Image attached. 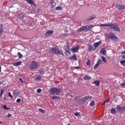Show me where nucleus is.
<instances>
[{"label": "nucleus", "instance_id": "nucleus-4", "mask_svg": "<svg viewBox=\"0 0 125 125\" xmlns=\"http://www.w3.org/2000/svg\"><path fill=\"white\" fill-rule=\"evenodd\" d=\"M107 38L109 40H113V42H117L118 41V37L113 32H110L107 35Z\"/></svg>", "mask_w": 125, "mask_h": 125}, {"label": "nucleus", "instance_id": "nucleus-3", "mask_svg": "<svg viewBox=\"0 0 125 125\" xmlns=\"http://www.w3.org/2000/svg\"><path fill=\"white\" fill-rule=\"evenodd\" d=\"M49 92L52 94V95L55 94L56 95H59L60 94V93L61 92V89L60 88H51L49 91Z\"/></svg>", "mask_w": 125, "mask_h": 125}, {"label": "nucleus", "instance_id": "nucleus-55", "mask_svg": "<svg viewBox=\"0 0 125 125\" xmlns=\"http://www.w3.org/2000/svg\"><path fill=\"white\" fill-rule=\"evenodd\" d=\"M70 97H71V98H73V97H74V96H73V95H70Z\"/></svg>", "mask_w": 125, "mask_h": 125}, {"label": "nucleus", "instance_id": "nucleus-49", "mask_svg": "<svg viewBox=\"0 0 125 125\" xmlns=\"http://www.w3.org/2000/svg\"><path fill=\"white\" fill-rule=\"evenodd\" d=\"M109 101H104V102L103 104V105H105V103H106V102H108Z\"/></svg>", "mask_w": 125, "mask_h": 125}, {"label": "nucleus", "instance_id": "nucleus-43", "mask_svg": "<svg viewBox=\"0 0 125 125\" xmlns=\"http://www.w3.org/2000/svg\"><path fill=\"white\" fill-rule=\"evenodd\" d=\"M101 62V59H98L97 63L100 64Z\"/></svg>", "mask_w": 125, "mask_h": 125}, {"label": "nucleus", "instance_id": "nucleus-33", "mask_svg": "<svg viewBox=\"0 0 125 125\" xmlns=\"http://www.w3.org/2000/svg\"><path fill=\"white\" fill-rule=\"evenodd\" d=\"M63 9L61 6H58L56 7V10H62Z\"/></svg>", "mask_w": 125, "mask_h": 125}, {"label": "nucleus", "instance_id": "nucleus-50", "mask_svg": "<svg viewBox=\"0 0 125 125\" xmlns=\"http://www.w3.org/2000/svg\"><path fill=\"white\" fill-rule=\"evenodd\" d=\"M121 54H125V50L122 51Z\"/></svg>", "mask_w": 125, "mask_h": 125}, {"label": "nucleus", "instance_id": "nucleus-18", "mask_svg": "<svg viewBox=\"0 0 125 125\" xmlns=\"http://www.w3.org/2000/svg\"><path fill=\"white\" fill-rule=\"evenodd\" d=\"M2 33H3V28L2 27V25L0 24V36H1L2 35Z\"/></svg>", "mask_w": 125, "mask_h": 125}, {"label": "nucleus", "instance_id": "nucleus-8", "mask_svg": "<svg viewBox=\"0 0 125 125\" xmlns=\"http://www.w3.org/2000/svg\"><path fill=\"white\" fill-rule=\"evenodd\" d=\"M53 33H54L53 30H49L47 31L45 33V37H48L49 36H51V35H52Z\"/></svg>", "mask_w": 125, "mask_h": 125}, {"label": "nucleus", "instance_id": "nucleus-21", "mask_svg": "<svg viewBox=\"0 0 125 125\" xmlns=\"http://www.w3.org/2000/svg\"><path fill=\"white\" fill-rule=\"evenodd\" d=\"M83 79L85 81H86L87 80H90V79H91V77H90L88 75H85L83 77Z\"/></svg>", "mask_w": 125, "mask_h": 125}, {"label": "nucleus", "instance_id": "nucleus-26", "mask_svg": "<svg viewBox=\"0 0 125 125\" xmlns=\"http://www.w3.org/2000/svg\"><path fill=\"white\" fill-rule=\"evenodd\" d=\"M101 58H102V61H103L104 62V63H107L106 59L105 58V57L104 56H102Z\"/></svg>", "mask_w": 125, "mask_h": 125}, {"label": "nucleus", "instance_id": "nucleus-36", "mask_svg": "<svg viewBox=\"0 0 125 125\" xmlns=\"http://www.w3.org/2000/svg\"><path fill=\"white\" fill-rule=\"evenodd\" d=\"M3 109H4V110H9V108L7 107V106L6 105H4L3 106Z\"/></svg>", "mask_w": 125, "mask_h": 125}, {"label": "nucleus", "instance_id": "nucleus-25", "mask_svg": "<svg viewBox=\"0 0 125 125\" xmlns=\"http://www.w3.org/2000/svg\"><path fill=\"white\" fill-rule=\"evenodd\" d=\"M120 63L121 65H123V67H125V60L121 61Z\"/></svg>", "mask_w": 125, "mask_h": 125}, {"label": "nucleus", "instance_id": "nucleus-16", "mask_svg": "<svg viewBox=\"0 0 125 125\" xmlns=\"http://www.w3.org/2000/svg\"><path fill=\"white\" fill-rule=\"evenodd\" d=\"M101 54H103V55H106V50L104 48H101L100 51Z\"/></svg>", "mask_w": 125, "mask_h": 125}, {"label": "nucleus", "instance_id": "nucleus-54", "mask_svg": "<svg viewBox=\"0 0 125 125\" xmlns=\"http://www.w3.org/2000/svg\"><path fill=\"white\" fill-rule=\"evenodd\" d=\"M1 72V66L0 65V73Z\"/></svg>", "mask_w": 125, "mask_h": 125}, {"label": "nucleus", "instance_id": "nucleus-39", "mask_svg": "<svg viewBox=\"0 0 125 125\" xmlns=\"http://www.w3.org/2000/svg\"><path fill=\"white\" fill-rule=\"evenodd\" d=\"M39 72L40 73H41L42 75H43V74H44V71L43 70H42V69H40Z\"/></svg>", "mask_w": 125, "mask_h": 125}, {"label": "nucleus", "instance_id": "nucleus-12", "mask_svg": "<svg viewBox=\"0 0 125 125\" xmlns=\"http://www.w3.org/2000/svg\"><path fill=\"white\" fill-rule=\"evenodd\" d=\"M27 2L29 3V4H31V5H33L34 6H36V3L33 0H25Z\"/></svg>", "mask_w": 125, "mask_h": 125}, {"label": "nucleus", "instance_id": "nucleus-23", "mask_svg": "<svg viewBox=\"0 0 125 125\" xmlns=\"http://www.w3.org/2000/svg\"><path fill=\"white\" fill-rule=\"evenodd\" d=\"M50 4L51 8H53L54 7V0H50Z\"/></svg>", "mask_w": 125, "mask_h": 125}, {"label": "nucleus", "instance_id": "nucleus-35", "mask_svg": "<svg viewBox=\"0 0 125 125\" xmlns=\"http://www.w3.org/2000/svg\"><path fill=\"white\" fill-rule=\"evenodd\" d=\"M65 54L67 56H68V55H70V54H71V52H70V51L69 50H66L65 51Z\"/></svg>", "mask_w": 125, "mask_h": 125}, {"label": "nucleus", "instance_id": "nucleus-30", "mask_svg": "<svg viewBox=\"0 0 125 125\" xmlns=\"http://www.w3.org/2000/svg\"><path fill=\"white\" fill-rule=\"evenodd\" d=\"M14 93L16 95H19V91H18V90H15L14 91Z\"/></svg>", "mask_w": 125, "mask_h": 125}, {"label": "nucleus", "instance_id": "nucleus-13", "mask_svg": "<svg viewBox=\"0 0 125 125\" xmlns=\"http://www.w3.org/2000/svg\"><path fill=\"white\" fill-rule=\"evenodd\" d=\"M79 31H84L85 32H87L88 31V29H87V26H82L79 29Z\"/></svg>", "mask_w": 125, "mask_h": 125}, {"label": "nucleus", "instance_id": "nucleus-34", "mask_svg": "<svg viewBox=\"0 0 125 125\" xmlns=\"http://www.w3.org/2000/svg\"><path fill=\"white\" fill-rule=\"evenodd\" d=\"M4 92V91L3 90V89L0 90V97H1L2 96V94H3Z\"/></svg>", "mask_w": 125, "mask_h": 125}, {"label": "nucleus", "instance_id": "nucleus-57", "mask_svg": "<svg viewBox=\"0 0 125 125\" xmlns=\"http://www.w3.org/2000/svg\"><path fill=\"white\" fill-rule=\"evenodd\" d=\"M75 100H77V97L75 98Z\"/></svg>", "mask_w": 125, "mask_h": 125}, {"label": "nucleus", "instance_id": "nucleus-7", "mask_svg": "<svg viewBox=\"0 0 125 125\" xmlns=\"http://www.w3.org/2000/svg\"><path fill=\"white\" fill-rule=\"evenodd\" d=\"M80 49V45H78L76 47H73L72 49H71V51H72V52L73 53H75V52H77V51H78V50H79Z\"/></svg>", "mask_w": 125, "mask_h": 125}, {"label": "nucleus", "instance_id": "nucleus-52", "mask_svg": "<svg viewBox=\"0 0 125 125\" xmlns=\"http://www.w3.org/2000/svg\"><path fill=\"white\" fill-rule=\"evenodd\" d=\"M3 100H4V101H6V98H5V97H4L3 98Z\"/></svg>", "mask_w": 125, "mask_h": 125}, {"label": "nucleus", "instance_id": "nucleus-41", "mask_svg": "<svg viewBox=\"0 0 125 125\" xmlns=\"http://www.w3.org/2000/svg\"><path fill=\"white\" fill-rule=\"evenodd\" d=\"M37 92V93H41V92H42V89L41 88L38 89Z\"/></svg>", "mask_w": 125, "mask_h": 125}, {"label": "nucleus", "instance_id": "nucleus-19", "mask_svg": "<svg viewBox=\"0 0 125 125\" xmlns=\"http://www.w3.org/2000/svg\"><path fill=\"white\" fill-rule=\"evenodd\" d=\"M96 16L95 15H93L91 17H90L89 19L86 20V21H90L91 20H93L95 18Z\"/></svg>", "mask_w": 125, "mask_h": 125}, {"label": "nucleus", "instance_id": "nucleus-10", "mask_svg": "<svg viewBox=\"0 0 125 125\" xmlns=\"http://www.w3.org/2000/svg\"><path fill=\"white\" fill-rule=\"evenodd\" d=\"M117 8H118L119 10H124V9H125V5H117Z\"/></svg>", "mask_w": 125, "mask_h": 125}, {"label": "nucleus", "instance_id": "nucleus-24", "mask_svg": "<svg viewBox=\"0 0 125 125\" xmlns=\"http://www.w3.org/2000/svg\"><path fill=\"white\" fill-rule=\"evenodd\" d=\"M94 83L97 86H99V85H100V82H99V81H94Z\"/></svg>", "mask_w": 125, "mask_h": 125}, {"label": "nucleus", "instance_id": "nucleus-31", "mask_svg": "<svg viewBox=\"0 0 125 125\" xmlns=\"http://www.w3.org/2000/svg\"><path fill=\"white\" fill-rule=\"evenodd\" d=\"M39 111L41 112V113H45V110L42 109V108H39Z\"/></svg>", "mask_w": 125, "mask_h": 125}, {"label": "nucleus", "instance_id": "nucleus-48", "mask_svg": "<svg viewBox=\"0 0 125 125\" xmlns=\"http://www.w3.org/2000/svg\"><path fill=\"white\" fill-rule=\"evenodd\" d=\"M19 81H21V83H24V81H23V80H22L21 78H20Z\"/></svg>", "mask_w": 125, "mask_h": 125}, {"label": "nucleus", "instance_id": "nucleus-22", "mask_svg": "<svg viewBox=\"0 0 125 125\" xmlns=\"http://www.w3.org/2000/svg\"><path fill=\"white\" fill-rule=\"evenodd\" d=\"M111 114L115 115L116 114V113H117V111H116V108H111Z\"/></svg>", "mask_w": 125, "mask_h": 125}, {"label": "nucleus", "instance_id": "nucleus-47", "mask_svg": "<svg viewBox=\"0 0 125 125\" xmlns=\"http://www.w3.org/2000/svg\"><path fill=\"white\" fill-rule=\"evenodd\" d=\"M11 117V114L10 113H8L7 115V118H10Z\"/></svg>", "mask_w": 125, "mask_h": 125}, {"label": "nucleus", "instance_id": "nucleus-42", "mask_svg": "<svg viewBox=\"0 0 125 125\" xmlns=\"http://www.w3.org/2000/svg\"><path fill=\"white\" fill-rule=\"evenodd\" d=\"M41 79H42V77H41V76H38L36 78V80L37 81H39V80H41Z\"/></svg>", "mask_w": 125, "mask_h": 125}, {"label": "nucleus", "instance_id": "nucleus-32", "mask_svg": "<svg viewBox=\"0 0 125 125\" xmlns=\"http://www.w3.org/2000/svg\"><path fill=\"white\" fill-rule=\"evenodd\" d=\"M91 62L90 60H88V61L86 62V65L87 66H90L91 64Z\"/></svg>", "mask_w": 125, "mask_h": 125}, {"label": "nucleus", "instance_id": "nucleus-11", "mask_svg": "<svg viewBox=\"0 0 125 125\" xmlns=\"http://www.w3.org/2000/svg\"><path fill=\"white\" fill-rule=\"evenodd\" d=\"M101 43H102V42L101 41H99V42L94 43L93 44L94 47L96 49V48H97V47H98V46H99V45H100Z\"/></svg>", "mask_w": 125, "mask_h": 125}, {"label": "nucleus", "instance_id": "nucleus-2", "mask_svg": "<svg viewBox=\"0 0 125 125\" xmlns=\"http://www.w3.org/2000/svg\"><path fill=\"white\" fill-rule=\"evenodd\" d=\"M49 53L50 54H57L60 55H63V51L62 50H60L58 47L56 46L54 48H52L49 50Z\"/></svg>", "mask_w": 125, "mask_h": 125}, {"label": "nucleus", "instance_id": "nucleus-53", "mask_svg": "<svg viewBox=\"0 0 125 125\" xmlns=\"http://www.w3.org/2000/svg\"><path fill=\"white\" fill-rule=\"evenodd\" d=\"M75 69H80V66L75 67Z\"/></svg>", "mask_w": 125, "mask_h": 125}, {"label": "nucleus", "instance_id": "nucleus-45", "mask_svg": "<svg viewBox=\"0 0 125 125\" xmlns=\"http://www.w3.org/2000/svg\"><path fill=\"white\" fill-rule=\"evenodd\" d=\"M121 86H125V82H124L123 83H121L120 84Z\"/></svg>", "mask_w": 125, "mask_h": 125}, {"label": "nucleus", "instance_id": "nucleus-37", "mask_svg": "<svg viewBox=\"0 0 125 125\" xmlns=\"http://www.w3.org/2000/svg\"><path fill=\"white\" fill-rule=\"evenodd\" d=\"M8 94V96L11 98V99H13V96H12V95H11V93L9 92Z\"/></svg>", "mask_w": 125, "mask_h": 125}, {"label": "nucleus", "instance_id": "nucleus-5", "mask_svg": "<svg viewBox=\"0 0 125 125\" xmlns=\"http://www.w3.org/2000/svg\"><path fill=\"white\" fill-rule=\"evenodd\" d=\"M40 65H39L38 62L34 61L30 64V69H31V70H34L37 69V68Z\"/></svg>", "mask_w": 125, "mask_h": 125}, {"label": "nucleus", "instance_id": "nucleus-15", "mask_svg": "<svg viewBox=\"0 0 125 125\" xmlns=\"http://www.w3.org/2000/svg\"><path fill=\"white\" fill-rule=\"evenodd\" d=\"M70 60H72L74 61H77V55L75 54H73V56L69 58Z\"/></svg>", "mask_w": 125, "mask_h": 125}, {"label": "nucleus", "instance_id": "nucleus-58", "mask_svg": "<svg viewBox=\"0 0 125 125\" xmlns=\"http://www.w3.org/2000/svg\"><path fill=\"white\" fill-rule=\"evenodd\" d=\"M0 84H1V82H0Z\"/></svg>", "mask_w": 125, "mask_h": 125}, {"label": "nucleus", "instance_id": "nucleus-27", "mask_svg": "<svg viewBox=\"0 0 125 125\" xmlns=\"http://www.w3.org/2000/svg\"><path fill=\"white\" fill-rule=\"evenodd\" d=\"M93 27V25H90L89 26H87V29H88V31H89V30H90V29H92Z\"/></svg>", "mask_w": 125, "mask_h": 125}, {"label": "nucleus", "instance_id": "nucleus-1", "mask_svg": "<svg viewBox=\"0 0 125 125\" xmlns=\"http://www.w3.org/2000/svg\"><path fill=\"white\" fill-rule=\"evenodd\" d=\"M101 26L102 27H103L104 26L105 27H109L110 29H111V30H114L116 32H120V27H119V26L114 23L101 24Z\"/></svg>", "mask_w": 125, "mask_h": 125}, {"label": "nucleus", "instance_id": "nucleus-40", "mask_svg": "<svg viewBox=\"0 0 125 125\" xmlns=\"http://www.w3.org/2000/svg\"><path fill=\"white\" fill-rule=\"evenodd\" d=\"M80 114H81V113H80V112H76V113H74V115L76 117H79V116H80Z\"/></svg>", "mask_w": 125, "mask_h": 125}, {"label": "nucleus", "instance_id": "nucleus-51", "mask_svg": "<svg viewBox=\"0 0 125 125\" xmlns=\"http://www.w3.org/2000/svg\"><path fill=\"white\" fill-rule=\"evenodd\" d=\"M122 59H125V55H123V56H122Z\"/></svg>", "mask_w": 125, "mask_h": 125}, {"label": "nucleus", "instance_id": "nucleus-56", "mask_svg": "<svg viewBox=\"0 0 125 125\" xmlns=\"http://www.w3.org/2000/svg\"><path fill=\"white\" fill-rule=\"evenodd\" d=\"M0 124H2V123L1 122H0Z\"/></svg>", "mask_w": 125, "mask_h": 125}, {"label": "nucleus", "instance_id": "nucleus-20", "mask_svg": "<svg viewBox=\"0 0 125 125\" xmlns=\"http://www.w3.org/2000/svg\"><path fill=\"white\" fill-rule=\"evenodd\" d=\"M18 17L20 19H23V18L25 17V16H24V14H23V13H21L18 15Z\"/></svg>", "mask_w": 125, "mask_h": 125}, {"label": "nucleus", "instance_id": "nucleus-6", "mask_svg": "<svg viewBox=\"0 0 125 125\" xmlns=\"http://www.w3.org/2000/svg\"><path fill=\"white\" fill-rule=\"evenodd\" d=\"M121 105H118L116 107V109L117 112H122V113H124L125 111V106L120 107Z\"/></svg>", "mask_w": 125, "mask_h": 125}, {"label": "nucleus", "instance_id": "nucleus-38", "mask_svg": "<svg viewBox=\"0 0 125 125\" xmlns=\"http://www.w3.org/2000/svg\"><path fill=\"white\" fill-rule=\"evenodd\" d=\"M94 104H95V102H94V101H92L90 103V106H94Z\"/></svg>", "mask_w": 125, "mask_h": 125}, {"label": "nucleus", "instance_id": "nucleus-17", "mask_svg": "<svg viewBox=\"0 0 125 125\" xmlns=\"http://www.w3.org/2000/svg\"><path fill=\"white\" fill-rule=\"evenodd\" d=\"M21 64H22V62H14L13 63V66H20Z\"/></svg>", "mask_w": 125, "mask_h": 125}, {"label": "nucleus", "instance_id": "nucleus-46", "mask_svg": "<svg viewBox=\"0 0 125 125\" xmlns=\"http://www.w3.org/2000/svg\"><path fill=\"white\" fill-rule=\"evenodd\" d=\"M57 97H56V96H53V97H52V99H53V100H54V99H57Z\"/></svg>", "mask_w": 125, "mask_h": 125}, {"label": "nucleus", "instance_id": "nucleus-29", "mask_svg": "<svg viewBox=\"0 0 125 125\" xmlns=\"http://www.w3.org/2000/svg\"><path fill=\"white\" fill-rule=\"evenodd\" d=\"M99 67V63H96L94 66V69L95 70L96 69H97Z\"/></svg>", "mask_w": 125, "mask_h": 125}, {"label": "nucleus", "instance_id": "nucleus-14", "mask_svg": "<svg viewBox=\"0 0 125 125\" xmlns=\"http://www.w3.org/2000/svg\"><path fill=\"white\" fill-rule=\"evenodd\" d=\"M87 51H91L92 50H96V48L94 47V46L89 45L87 48Z\"/></svg>", "mask_w": 125, "mask_h": 125}, {"label": "nucleus", "instance_id": "nucleus-28", "mask_svg": "<svg viewBox=\"0 0 125 125\" xmlns=\"http://www.w3.org/2000/svg\"><path fill=\"white\" fill-rule=\"evenodd\" d=\"M18 56H19V58H22L23 57V55L20 52L18 53Z\"/></svg>", "mask_w": 125, "mask_h": 125}, {"label": "nucleus", "instance_id": "nucleus-44", "mask_svg": "<svg viewBox=\"0 0 125 125\" xmlns=\"http://www.w3.org/2000/svg\"><path fill=\"white\" fill-rule=\"evenodd\" d=\"M16 102H17V103H19L20 102H21V99H18L17 100V101H16Z\"/></svg>", "mask_w": 125, "mask_h": 125}, {"label": "nucleus", "instance_id": "nucleus-9", "mask_svg": "<svg viewBox=\"0 0 125 125\" xmlns=\"http://www.w3.org/2000/svg\"><path fill=\"white\" fill-rule=\"evenodd\" d=\"M91 98H92V97H90V96H86V97H84L82 99H81L80 100V101H82V102H85V101H86V100H88V99H91Z\"/></svg>", "mask_w": 125, "mask_h": 125}]
</instances>
